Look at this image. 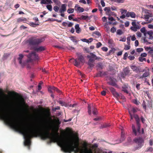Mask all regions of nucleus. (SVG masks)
<instances>
[{"mask_svg":"<svg viewBox=\"0 0 153 153\" xmlns=\"http://www.w3.org/2000/svg\"><path fill=\"white\" fill-rule=\"evenodd\" d=\"M147 54L146 53H142L141 55L140 56L141 57H146L147 56Z\"/></svg>","mask_w":153,"mask_h":153,"instance_id":"obj_59","label":"nucleus"},{"mask_svg":"<svg viewBox=\"0 0 153 153\" xmlns=\"http://www.w3.org/2000/svg\"><path fill=\"white\" fill-rule=\"evenodd\" d=\"M109 89L113 96L116 98H117L120 96V94L116 92L115 89L113 88L110 87Z\"/></svg>","mask_w":153,"mask_h":153,"instance_id":"obj_10","label":"nucleus"},{"mask_svg":"<svg viewBox=\"0 0 153 153\" xmlns=\"http://www.w3.org/2000/svg\"><path fill=\"white\" fill-rule=\"evenodd\" d=\"M152 17V14L151 13H148L144 15V18L146 21H148L150 17Z\"/></svg>","mask_w":153,"mask_h":153,"instance_id":"obj_21","label":"nucleus"},{"mask_svg":"<svg viewBox=\"0 0 153 153\" xmlns=\"http://www.w3.org/2000/svg\"><path fill=\"white\" fill-rule=\"evenodd\" d=\"M149 75V72L148 71H146L144 73L143 75L140 77V78H143L144 77H146L148 76Z\"/></svg>","mask_w":153,"mask_h":153,"instance_id":"obj_27","label":"nucleus"},{"mask_svg":"<svg viewBox=\"0 0 153 153\" xmlns=\"http://www.w3.org/2000/svg\"><path fill=\"white\" fill-rule=\"evenodd\" d=\"M88 17V16L82 15L80 17V19L84 20H85L87 19Z\"/></svg>","mask_w":153,"mask_h":153,"instance_id":"obj_39","label":"nucleus"},{"mask_svg":"<svg viewBox=\"0 0 153 153\" xmlns=\"http://www.w3.org/2000/svg\"><path fill=\"white\" fill-rule=\"evenodd\" d=\"M103 75V73L102 72L100 71L99 73H98L96 76L97 77L101 76Z\"/></svg>","mask_w":153,"mask_h":153,"instance_id":"obj_52","label":"nucleus"},{"mask_svg":"<svg viewBox=\"0 0 153 153\" xmlns=\"http://www.w3.org/2000/svg\"><path fill=\"white\" fill-rule=\"evenodd\" d=\"M140 28L138 26H131L130 29L132 31L136 32L137 30L139 29Z\"/></svg>","mask_w":153,"mask_h":153,"instance_id":"obj_25","label":"nucleus"},{"mask_svg":"<svg viewBox=\"0 0 153 153\" xmlns=\"http://www.w3.org/2000/svg\"><path fill=\"white\" fill-rule=\"evenodd\" d=\"M120 128L122 130L121 138L123 140L124 139V133L123 132L122 130V127L121 126Z\"/></svg>","mask_w":153,"mask_h":153,"instance_id":"obj_31","label":"nucleus"},{"mask_svg":"<svg viewBox=\"0 0 153 153\" xmlns=\"http://www.w3.org/2000/svg\"><path fill=\"white\" fill-rule=\"evenodd\" d=\"M136 109L134 108L128 109V112L130 115L131 121L133 118V114H134V113L136 112Z\"/></svg>","mask_w":153,"mask_h":153,"instance_id":"obj_9","label":"nucleus"},{"mask_svg":"<svg viewBox=\"0 0 153 153\" xmlns=\"http://www.w3.org/2000/svg\"><path fill=\"white\" fill-rule=\"evenodd\" d=\"M143 42L146 45L151 44V43L150 42H148V40L146 39V38H144L143 39Z\"/></svg>","mask_w":153,"mask_h":153,"instance_id":"obj_38","label":"nucleus"},{"mask_svg":"<svg viewBox=\"0 0 153 153\" xmlns=\"http://www.w3.org/2000/svg\"><path fill=\"white\" fill-rule=\"evenodd\" d=\"M126 16L127 17H131L132 18H134L136 17V15L134 12L128 11L126 13Z\"/></svg>","mask_w":153,"mask_h":153,"instance_id":"obj_12","label":"nucleus"},{"mask_svg":"<svg viewBox=\"0 0 153 153\" xmlns=\"http://www.w3.org/2000/svg\"><path fill=\"white\" fill-rule=\"evenodd\" d=\"M130 37H128L127 38V43L128 45H130Z\"/></svg>","mask_w":153,"mask_h":153,"instance_id":"obj_60","label":"nucleus"},{"mask_svg":"<svg viewBox=\"0 0 153 153\" xmlns=\"http://www.w3.org/2000/svg\"><path fill=\"white\" fill-rule=\"evenodd\" d=\"M75 29L76 30V32L77 33H79L81 31V29L79 27V25L78 24H77L75 25Z\"/></svg>","mask_w":153,"mask_h":153,"instance_id":"obj_19","label":"nucleus"},{"mask_svg":"<svg viewBox=\"0 0 153 153\" xmlns=\"http://www.w3.org/2000/svg\"><path fill=\"white\" fill-rule=\"evenodd\" d=\"M81 40L83 42H85L87 43H89L88 39L85 38L82 39H81Z\"/></svg>","mask_w":153,"mask_h":153,"instance_id":"obj_56","label":"nucleus"},{"mask_svg":"<svg viewBox=\"0 0 153 153\" xmlns=\"http://www.w3.org/2000/svg\"><path fill=\"white\" fill-rule=\"evenodd\" d=\"M46 7L47 9L50 11H51L52 10V7L51 5L48 4L46 6Z\"/></svg>","mask_w":153,"mask_h":153,"instance_id":"obj_37","label":"nucleus"},{"mask_svg":"<svg viewBox=\"0 0 153 153\" xmlns=\"http://www.w3.org/2000/svg\"><path fill=\"white\" fill-rule=\"evenodd\" d=\"M102 50L106 52L108 50V48L106 47H103L102 48Z\"/></svg>","mask_w":153,"mask_h":153,"instance_id":"obj_53","label":"nucleus"},{"mask_svg":"<svg viewBox=\"0 0 153 153\" xmlns=\"http://www.w3.org/2000/svg\"><path fill=\"white\" fill-rule=\"evenodd\" d=\"M128 56V54L127 53V52L125 53L123 55V59L126 60V59L127 57Z\"/></svg>","mask_w":153,"mask_h":153,"instance_id":"obj_54","label":"nucleus"},{"mask_svg":"<svg viewBox=\"0 0 153 153\" xmlns=\"http://www.w3.org/2000/svg\"><path fill=\"white\" fill-rule=\"evenodd\" d=\"M120 12L122 14H125L127 13V10H126L121 9Z\"/></svg>","mask_w":153,"mask_h":153,"instance_id":"obj_49","label":"nucleus"},{"mask_svg":"<svg viewBox=\"0 0 153 153\" xmlns=\"http://www.w3.org/2000/svg\"><path fill=\"white\" fill-rule=\"evenodd\" d=\"M129 37H130V38L131 37V39L132 41H134L136 40V38L135 35H133L132 36H130Z\"/></svg>","mask_w":153,"mask_h":153,"instance_id":"obj_44","label":"nucleus"},{"mask_svg":"<svg viewBox=\"0 0 153 153\" xmlns=\"http://www.w3.org/2000/svg\"><path fill=\"white\" fill-rule=\"evenodd\" d=\"M128 58L131 60H133L135 58V57L134 56H128Z\"/></svg>","mask_w":153,"mask_h":153,"instance_id":"obj_57","label":"nucleus"},{"mask_svg":"<svg viewBox=\"0 0 153 153\" xmlns=\"http://www.w3.org/2000/svg\"><path fill=\"white\" fill-rule=\"evenodd\" d=\"M30 60H35L39 59L38 56L35 52H33L27 56Z\"/></svg>","mask_w":153,"mask_h":153,"instance_id":"obj_5","label":"nucleus"},{"mask_svg":"<svg viewBox=\"0 0 153 153\" xmlns=\"http://www.w3.org/2000/svg\"><path fill=\"white\" fill-rule=\"evenodd\" d=\"M131 68L134 71H135L136 73H139L141 71L139 68L136 66H131Z\"/></svg>","mask_w":153,"mask_h":153,"instance_id":"obj_18","label":"nucleus"},{"mask_svg":"<svg viewBox=\"0 0 153 153\" xmlns=\"http://www.w3.org/2000/svg\"><path fill=\"white\" fill-rule=\"evenodd\" d=\"M45 49L44 47L42 46H40L38 47L35 48L34 49V50L36 51H44Z\"/></svg>","mask_w":153,"mask_h":153,"instance_id":"obj_20","label":"nucleus"},{"mask_svg":"<svg viewBox=\"0 0 153 153\" xmlns=\"http://www.w3.org/2000/svg\"><path fill=\"white\" fill-rule=\"evenodd\" d=\"M76 55L77 56L78 59H74L75 63L74 65L76 66H78L80 63H84L85 62L84 58L82 54L80 53H77Z\"/></svg>","mask_w":153,"mask_h":153,"instance_id":"obj_4","label":"nucleus"},{"mask_svg":"<svg viewBox=\"0 0 153 153\" xmlns=\"http://www.w3.org/2000/svg\"><path fill=\"white\" fill-rule=\"evenodd\" d=\"M53 10L56 12H57L58 11L59 8L57 6H56L54 7Z\"/></svg>","mask_w":153,"mask_h":153,"instance_id":"obj_45","label":"nucleus"},{"mask_svg":"<svg viewBox=\"0 0 153 153\" xmlns=\"http://www.w3.org/2000/svg\"><path fill=\"white\" fill-rule=\"evenodd\" d=\"M139 61L140 62H143V61H146V60L145 58H143V57H140L139 58Z\"/></svg>","mask_w":153,"mask_h":153,"instance_id":"obj_40","label":"nucleus"},{"mask_svg":"<svg viewBox=\"0 0 153 153\" xmlns=\"http://www.w3.org/2000/svg\"><path fill=\"white\" fill-rule=\"evenodd\" d=\"M144 48L146 51H149V50H152V47H145Z\"/></svg>","mask_w":153,"mask_h":153,"instance_id":"obj_55","label":"nucleus"},{"mask_svg":"<svg viewBox=\"0 0 153 153\" xmlns=\"http://www.w3.org/2000/svg\"><path fill=\"white\" fill-rule=\"evenodd\" d=\"M134 118L136 120L137 123V129L134 126L132 125V128L133 132L135 135H138L141 134H143L144 133V131L143 128L142 129V131H140V124L139 123L140 119L138 116L137 114H133V118Z\"/></svg>","mask_w":153,"mask_h":153,"instance_id":"obj_2","label":"nucleus"},{"mask_svg":"<svg viewBox=\"0 0 153 153\" xmlns=\"http://www.w3.org/2000/svg\"><path fill=\"white\" fill-rule=\"evenodd\" d=\"M87 57L89 59V60H90V59H91L92 61H94L95 60L102 59L100 57H97L95 55L92 53H90L89 55H88Z\"/></svg>","mask_w":153,"mask_h":153,"instance_id":"obj_8","label":"nucleus"},{"mask_svg":"<svg viewBox=\"0 0 153 153\" xmlns=\"http://www.w3.org/2000/svg\"><path fill=\"white\" fill-rule=\"evenodd\" d=\"M140 31L142 33H143L145 36H146V34H147L146 32V28L144 27H143L140 29Z\"/></svg>","mask_w":153,"mask_h":153,"instance_id":"obj_28","label":"nucleus"},{"mask_svg":"<svg viewBox=\"0 0 153 153\" xmlns=\"http://www.w3.org/2000/svg\"><path fill=\"white\" fill-rule=\"evenodd\" d=\"M74 16V14H71V15H70L68 17V19L69 20H71L73 19V16Z\"/></svg>","mask_w":153,"mask_h":153,"instance_id":"obj_63","label":"nucleus"},{"mask_svg":"<svg viewBox=\"0 0 153 153\" xmlns=\"http://www.w3.org/2000/svg\"><path fill=\"white\" fill-rule=\"evenodd\" d=\"M116 28L114 27H113L111 29V33H114L116 31Z\"/></svg>","mask_w":153,"mask_h":153,"instance_id":"obj_46","label":"nucleus"},{"mask_svg":"<svg viewBox=\"0 0 153 153\" xmlns=\"http://www.w3.org/2000/svg\"><path fill=\"white\" fill-rule=\"evenodd\" d=\"M110 125L109 124H103L101 126L100 128H106L110 126Z\"/></svg>","mask_w":153,"mask_h":153,"instance_id":"obj_33","label":"nucleus"},{"mask_svg":"<svg viewBox=\"0 0 153 153\" xmlns=\"http://www.w3.org/2000/svg\"><path fill=\"white\" fill-rule=\"evenodd\" d=\"M104 26L106 28L107 31H109V27L107 23H106L104 24Z\"/></svg>","mask_w":153,"mask_h":153,"instance_id":"obj_42","label":"nucleus"},{"mask_svg":"<svg viewBox=\"0 0 153 153\" xmlns=\"http://www.w3.org/2000/svg\"><path fill=\"white\" fill-rule=\"evenodd\" d=\"M102 45L101 43L100 42H98L96 44V48H99Z\"/></svg>","mask_w":153,"mask_h":153,"instance_id":"obj_50","label":"nucleus"},{"mask_svg":"<svg viewBox=\"0 0 153 153\" xmlns=\"http://www.w3.org/2000/svg\"><path fill=\"white\" fill-rule=\"evenodd\" d=\"M93 113L94 115H96L97 114V110L96 108H94L93 110Z\"/></svg>","mask_w":153,"mask_h":153,"instance_id":"obj_58","label":"nucleus"},{"mask_svg":"<svg viewBox=\"0 0 153 153\" xmlns=\"http://www.w3.org/2000/svg\"><path fill=\"white\" fill-rule=\"evenodd\" d=\"M94 34L97 35V36L98 37L101 36L100 33L99 31H96L94 32L93 33V35L94 36Z\"/></svg>","mask_w":153,"mask_h":153,"instance_id":"obj_34","label":"nucleus"},{"mask_svg":"<svg viewBox=\"0 0 153 153\" xmlns=\"http://www.w3.org/2000/svg\"><path fill=\"white\" fill-rule=\"evenodd\" d=\"M58 102L62 106H64L66 107H68V104L65 103V102H63L62 101H58Z\"/></svg>","mask_w":153,"mask_h":153,"instance_id":"obj_26","label":"nucleus"},{"mask_svg":"<svg viewBox=\"0 0 153 153\" xmlns=\"http://www.w3.org/2000/svg\"><path fill=\"white\" fill-rule=\"evenodd\" d=\"M104 10L106 11V14L108 15L111 13L110 8L109 7H105L104 9Z\"/></svg>","mask_w":153,"mask_h":153,"instance_id":"obj_24","label":"nucleus"},{"mask_svg":"<svg viewBox=\"0 0 153 153\" xmlns=\"http://www.w3.org/2000/svg\"><path fill=\"white\" fill-rule=\"evenodd\" d=\"M110 80L111 81L108 82L109 84L113 86H117L116 83L117 81L114 78H110Z\"/></svg>","mask_w":153,"mask_h":153,"instance_id":"obj_14","label":"nucleus"},{"mask_svg":"<svg viewBox=\"0 0 153 153\" xmlns=\"http://www.w3.org/2000/svg\"><path fill=\"white\" fill-rule=\"evenodd\" d=\"M49 127L47 125V138L53 142H56L60 146L61 150L65 152L74 151L75 153H108L105 150L98 148L97 143L93 144L91 149L87 147L86 143L83 144L82 147H79L78 137L74 135L65 138L59 136V133H51L49 131Z\"/></svg>","mask_w":153,"mask_h":153,"instance_id":"obj_1","label":"nucleus"},{"mask_svg":"<svg viewBox=\"0 0 153 153\" xmlns=\"http://www.w3.org/2000/svg\"><path fill=\"white\" fill-rule=\"evenodd\" d=\"M92 105L91 104H88V112L89 115L91 114V108Z\"/></svg>","mask_w":153,"mask_h":153,"instance_id":"obj_30","label":"nucleus"},{"mask_svg":"<svg viewBox=\"0 0 153 153\" xmlns=\"http://www.w3.org/2000/svg\"><path fill=\"white\" fill-rule=\"evenodd\" d=\"M74 24L71 22H64L62 23L63 26L65 27H71Z\"/></svg>","mask_w":153,"mask_h":153,"instance_id":"obj_15","label":"nucleus"},{"mask_svg":"<svg viewBox=\"0 0 153 153\" xmlns=\"http://www.w3.org/2000/svg\"><path fill=\"white\" fill-rule=\"evenodd\" d=\"M45 40L44 38H41L36 39V37H32L26 41V43L29 45H32L38 44Z\"/></svg>","mask_w":153,"mask_h":153,"instance_id":"obj_3","label":"nucleus"},{"mask_svg":"<svg viewBox=\"0 0 153 153\" xmlns=\"http://www.w3.org/2000/svg\"><path fill=\"white\" fill-rule=\"evenodd\" d=\"M127 87L126 86H124L122 87L123 91L125 92L128 94V90L127 89Z\"/></svg>","mask_w":153,"mask_h":153,"instance_id":"obj_32","label":"nucleus"},{"mask_svg":"<svg viewBox=\"0 0 153 153\" xmlns=\"http://www.w3.org/2000/svg\"><path fill=\"white\" fill-rule=\"evenodd\" d=\"M134 141L138 144L139 148H141L144 143V140L141 137L135 138Z\"/></svg>","mask_w":153,"mask_h":153,"instance_id":"obj_7","label":"nucleus"},{"mask_svg":"<svg viewBox=\"0 0 153 153\" xmlns=\"http://www.w3.org/2000/svg\"><path fill=\"white\" fill-rule=\"evenodd\" d=\"M130 48V46L128 45H125L124 47V49L126 50H129Z\"/></svg>","mask_w":153,"mask_h":153,"instance_id":"obj_48","label":"nucleus"},{"mask_svg":"<svg viewBox=\"0 0 153 153\" xmlns=\"http://www.w3.org/2000/svg\"><path fill=\"white\" fill-rule=\"evenodd\" d=\"M74 10L73 9L70 8L68 10L67 12L69 13H73L74 12Z\"/></svg>","mask_w":153,"mask_h":153,"instance_id":"obj_41","label":"nucleus"},{"mask_svg":"<svg viewBox=\"0 0 153 153\" xmlns=\"http://www.w3.org/2000/svg\"><path fill=\"white\" fill-rule=\"evenodd\" d=\"M17 22H25L27 21V19L26 18H19L17 19Z\"/></svg>","mask_w":153,"mask_h":153,"instance_id":"obj_23","label":"nucleus"},{"mask_svg":"<svg viewBox=\"0 0 153 153\" xmlns=\"http://www.w3.org/2000/svg\"><path fill=\"white\" fill-rule=\"evenodd\" d=\"M148 53L151 56L153 59V48H152V50L149 51Z\"/></svg>","mask_w":153,"mask_h":153,"instance_id":"obj_35","label":"nucleus"},{"mask_svg":"<svg viewBox=\"0 0 153 153\" xmlns=\"http://www.w3.org/2000/svg\"><path fill=\"white\" fill-rule=\"evenodd\" d=\"M23 55L22 54H19V57L18 58V60L19 61V63L21 65V66L23 67L26 64L29 62V60H27L22 62V59L23 57Z\"/></svg>","mask_w":153,"mask_h":153,"instance_id":"obj_6","label":"nucleus"},{"mask_svg":"<svg viewBox=\"0 0 153 153\" xmlns=\"http://www.w3.org/2000/svg\"><path fill=\"white\" fill-rule=\"evenodd\" d=\"M124 71L125 75H128L129 73V71L127 69H125L124 70Z\"/></svg>","mask_w":153,"mask_h":153,"instance_id":"obj_47","label":"nucleus"},{"mask_svg":"<svg viewBox=\"0 0 153 153\" xmlns=\"http://www.w3.org/2000/svg\"><path fill=\"white\" fill-rule=\"evenodd\" d=\"M66 4H62L61 8L59 10V11L60 13H64L66 10Z\"/></svg>","mask_w":153,"mask_h":153,"instance_id":"obj_16","label":"nucleus"},{"mask_svg":"<svg viewBox=\"0 0 153 153\" xmlns=\"http://www.w3.org/2000/svg\"><path fill=\"white\" fill-rule=\"evenodd\" d=\"M48 90L50 93H52L53 91H56L58 93L60 92L58 88L53 86L50 87L48 89Z\"/></svg>","mask_w":153,"mask_h":153,"instance_id":"obj_17","label":"nucleus"},{"mask_svg":"<svg viewBox=\"0 0 153 153\" xmlns=\"http://www.w3.org/2000/svg\"><path fill=\"white\" fill-rule=\"evenodd\" d=\"M149 143L150 146H152L153 144V139H150L149 141Z\"/></svg>","mask_w":153,"mask_h":153,"instance_id":"obj_64","label":"nucleus"},{"mask_svg":"<svg viewBox=\"0 0 153 153\" xmlns=\"http://www.w3.org/2000/svg\"><path fill=\"white\" fill-rule=\"evenodd\" d=\"M31 26L35 27H36V25H38L39 24L38 23H35L33 22H30L29 24Z\"/></svg>","mask_w":153,"mask_h":153,"instance_id":"obj_29","label":"nucleus"},{"mask_svg":"<svg viewBox=\"0 0 153 153\" xmlns=\"http://www.w3.org/2000/svg\"><path fill=\"white\" fill-rule=\"evenodd\" d=\"M70 39L71 40H72L73 42H75L76 43H77V40L75 39V38L74 36H72L70 37Z\"/></svg>","mask_w":153,"mask_h":153,"instance_id":"obj_43","label":"nucleus"},{"mask_svg":"<svg viewBox=\"0 0 153 153\" xmlns=\"http://www.w3.org/2000/svg\"><path fill=\"white\" fill-rule=\"evenodd\" d=\"M93 62L94 61H92V60L91 59H90V60H88V64L90 68H92L94 66Z\"/></svg>","mask_w":153,"mask_h":153,"instance_id":"obj_22","label":"nucleus"},{"mask_svg":"<svg viewBox=\"0 0 153 153\" xmlns=\"http://www.w3.org/2000/svg\"><path fill=\"white\" fill-rule=\"evenodd\" d=\"M100 2L101 5L103 7H104L105 6V3L103 0H101Z\"/></svg>","mask_w":153,"mask_h":153,"instance_id":"obj_61","label":"nucleus"},{"mask_svg":"<svg viewBox=\"0 0 153 153\" xmlns=\"http://www.w3.org/2000/svg\"><path fill=\"white\" fill-rule=\"evenodd\" d=\"M143 48H137V51L138 52H140L143 51Z\"/></svg>","mask_w":153,"mask_h":153,"instance_id":"obj_51","label":"nucleus"},{"mask_svg":"<svg viewBox=\"0 0 153 153\" xmlns=\"http://www.w3.org/2000/svg\"><path fill=\"white\" fill-rule=\"evenodd\" d=\"M117 33L118 35H121L123 33V32L122 30L120 29H118L117 30L116 32Z\"/></svg>","mask_w":153,"mask_h":153,"instance_id":"obj_36","label":"nucleus"},{"mask_svg":"<svg viewBox=\"0 0 153 153\" xmlns=\"http://www.w3.org/2000/svg\"><path fill=\"white\" fill-rule=\"evenodd\" d=\"M126 40V37H123V38H121L120 39V41H122V42H125Z\"/></svg>","mask_w":153,"mask_h":153,"instance_id":"obj_62","label":"nucleus"},{"mask_svg":"<svg viewBox=\"0 0 153 153\" xmlns=\"http://www.w3.org/2000/svg\"><path fill=\"white\" fill-rule=\"evenodd\" d=\"M25 104L24 100L22 99H20L19 100L17 104L18 107L19 108H21Z\"/></svg>","mask_w":153,"mask_h":153,"instance_id":"obj_11","label":"nucleus"},{"mask_svg":"<svg viewBox=\"0 0 153 153\" xmlns=\"http://www.w3.org/2000/svg\"><path fill=\"white\" fill-rule=\"evenodd\" d=\"M75 10L79 13H82L84 11V9L79 6L78 5H76L75 7Z\"/></svg>","mask_w":153,"mask_h":153,"instance_id":"obj_13","label":"nucleus"}]
</instances>
